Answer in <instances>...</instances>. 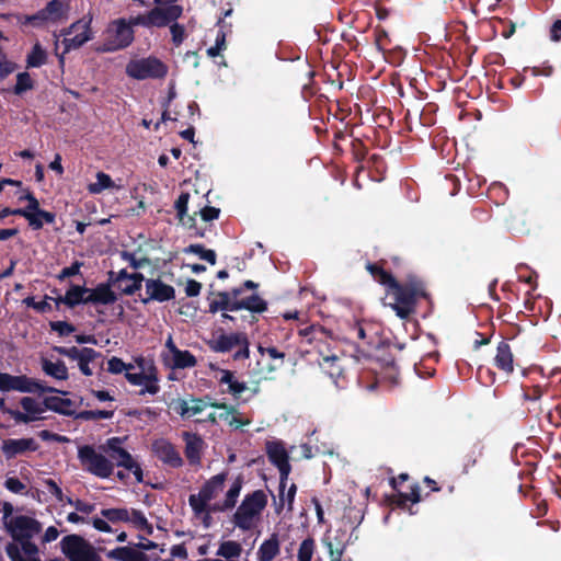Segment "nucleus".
<instances>
[{
	"label": "nucleus",
	"mask_w": 561,
	"mask_h": 561,
	"mask_svg": "<svg viewBox=\"0 0 561 561\" xmlns=\"http://www.w3.org/2000/svg\"><path fill=\"white\" fill-rule=\"evenodd\" d=\"M103 453L91 446H82L78 450V458L82 468L91 474L101 479L108 478L114 470V463L107 457L115 461L118 467L129 470L137 482H142V470L131 455L119 446L118 438H111L102 447Z\"/></svg>",
	"instance_id": "f257e3e1"
},
{
	"label": "nucleus",
	"mask_w": 561,
	"mask_h": 561,
	"mask_svg": "<svg viewBox=\"0 0 561 561\" xmlns=\"http://www.w3.org/2000/svg\"><path fill=\"white\" fill-rule=\"evenodd\" d=\"M224 474L215 476L203 486V489L197 494H192L190 496V505L194 511L195 516L203 522L205 527H208L210 524L208 512L209 503L211 501H215L213 504V510L224 511L233 507L237 499L239 497L241 491V481L237 479L229 486L224 495V499H219V495L224 491Z\"/></svg>",
	"instance_id": "f03ea898"
},
{
	"label": "nucleus",
	"mask_w": 561,
	"mask_h": 561,
	"mask_svg": "<svg viewBox=\"0 0 561 561\" xmlns=\"http://www.w3.org/2000/svg\"><path fill=\"white\" fill-rule=\"evenodd\" d=\"M367 268L377 282L386 286V298L390 300L387 305L401 319L408 318L414 311L416 300L425 295L422 284L411 280L402 286L377 266L368 265Z\"/></svg>",
	"instance_id": "7ed1b4c3"
},
{
	"label": "nucleus",
	"mask_w": 561,
	"mask_h": 561,
	"mask_svg": "<svg viewBox=\"0 0 561 561\" xmlns=\"http://www.w3.org/2000/svg\"><path fill=\"white\" fill-rule=\"evenodd\" d=\"M137 25L131 23V18L128 21L118 19L111 22L104 32L102 44L96 48L98 51H115L129 46L134 41L133 27Z\"/></svg>",
	"instance_id": "20e7f679"
},
{
	"label": "nucleus",
	"mask_w": 561,
	"mask_h": 561,
	"mask_svg": "<svg viewBox=\"0 0 561 561\" xmlns=\"http://www.w3.org/2000/svg\"><path fill=\"white\" fill-rule=\"evenodd\" d=\"M182 13L183 8L178 3H160L146 14L131 16V23L145 27H164L175 22Z\"/></svg>",
	"instance_id": "39448f33"
},
{
	"label": "nucleus",
	"mask_w": 561,
	"mask_h": 561,
	"mask_svg": "<svg viewBox=\"0 0 561 561\" xmlns=\"http://www.w3.org/2000/svg\"><path fill=\"white\" fill-rule=\"evenodd\" d=\"M266 504L267 496L261 490L247 495L234 514V524L241 529H251L255 526Z\"/></svg>",
	"instance_id": "423d86ee"
},
{
	"label": "nucleus",
	"mask_w": 561,
	"mask_h": 561,
	"mask_svg": "<svg viewBox=\"0 0 561 561\" xmlns=\"http://www.w3.org/2000/svg\"><path fill=\"white\" fill-rule=\"evenodd\" d=\"M134 365L136 369H128L126 374L128 382L133 386L140 387L141 393L156 394L160 390V387L154 365L142 357L137 358Z\"/></svg>",
	"instance_id": "0eeeda50"
},
{
	"label": "nucleus",
	"mask_w": 561,
	"mask_h": 561,
	"mask_svg": "<svg viewBox=\"0 0 561 561\" xmlns=\"http://www.w3.org/2000/svg\"><path fill=\"white\" fill-rule=\"evenodd\" d=\"M168 70V66L153 56L135 58L126 65V75L136 80L162 79Z\"/></svg>",
	"instance_id": "6e6552de"
},
{
	"label": "nucleus",
	"mask_w": 561,
	"mask_h": 561,
	"mask_svg": "<svg viewBox=\"0 0 561 561\" xmlns=\"http://www.w3.org/2000/svg\"><path fill=\"white\" fill-rule=\"evenodd\" d=\"M260 357L256 360L252 374L259 380H268L274 378V374L284 364V353L278 352L274 347L263 348L259 347Z\"/></svg>",
	"instance_id": "1a4fd4ad"
},
{
	"label": "nucleus",
	"mask_w": 561,
	"mask_h": 561,
	"mask_svg": "<svg viewBox=\"0 0 561 561\" xmlns=\"http://www.w3.org/2000/svg\"><path fill=\"white\" fill-rule=\"evenodd\" d=\"M64 554L70 561H99L93 547L78 535H69L60 541Z\"/></svg>",
	"instance_id": "9d476101"
},
{
	"label": "nucleus",
	"mask_w": 561,
	"mask_h": 561,
	"mask_svg": "<svg viewBox=\"0 0 561 561\" xmlns=\"http://www.w3.org/2000/svg\"><path fill=\"white\" fill-rule=\"evenodd\" d=\"M90 24V19H82L73 23L67 31L62 33L64 41L61 44L64 45V50L59 58L61 64L64 62L65 54L81 47L92 38Z\"/></svg>",
	"instance_id": "9b49d317"
},
{
	"label": "nucleus",
	"mask_w": 561,
	"mask_h": 561,
	"mask_svg": "<svg viewBox=\"0 0 561 561\" xmlns=\"http://www.w3.org/2000/svg\"><path fill=\"white\" fill-rule=\"evenodd\" d=\"M237 346L240 350L234 354V358H247L249 356V343L242 333L220 334L210 341V347L216 352H229Z\"/></svg>",
	"instance_id": "f8f14e48"
},
{
	"label": "nucleus",
	"mask_w": 561,
	"mask_h": 561,
	"mask_svg": "<svg viewBox=\"0 0 561 561\" xmlns=\"http://www.w3.org/2000/svg\"><path fill=\"white\" fill-rule=\"evenodd\" d=\"M22 411L19 410H7L16 422L30 423L42 419L46 412V405L41 399L24 397L21 399Z\"/></svg>",
	"instance_id": "ddd939ff"
},
{
	"label": "nucleus",
	"mask_w": 561,
	"mask_h": 561,
	"mask_svg": "<svg viewBox=\"0 0 561 561\" xmlns=\"http://www.w3.org/2000/svg\"><path fill=\"white\" fill-rule=\"evenodd\" d=\"M12 537L18 540L30 539L41 531V524L27 516H15L5 522Z\"/></svg>",
	"instance_id": "4468645a"
},
{
	"label": "nucleus",
	"mask_w": 561,
	"mask_h": 561,
	"mask_svg": "<svg viewBox=\"0 0 561 561\" xmlns=\"http://www.w3.org/2000/svg\"><path fill=\"white\" fill-rule=\"evenodd\" d=\"M38 446L33 437L7 438L2 440L1 451L7 459H12L36 451Z\"/></svg>",
	"instance_id": "2eb2a0df"
},
{
	"label": "nucleus",
	"mask_w": 561,
	"mask_h": 561,
	"mask_svg": "<svg viewBox=\"0 0 561 561\" xmlns=\"http://www.w3.org/2000/svg\"><path fill=\"white\" fill-rule=\"evenodd\" d=\"M266 451L270 460L278 468L280 473V484L284 488L290 472L288 455L285 447L278 442H268Z\"/></svg>",
	"instance_id": "dca6fc26"
},
{
	"label": "nucleus",
	"mask_w": 561,
	"mask_h": 561,
	"mask_svg": "<svg viewBox=\"0 0 561 561\" xmlns=\"http://www.w3.org/2000/svg\"><path fill=\"white\" fill-rule=\"evenodd\" d=\"M164 360L175 368L193 367L196 364L195 357L188 351L179 350L171 336L165 342V351L163 352Z\"/></svg>",
	"instance_id": "f3484780"
},
{
	"label": "nucleus",
	"mask_w": 561,
	"mask_h": 561,
	"mask_svg": "<svg viewBox=\"0 0 561 561\" xmlns=\"http://www.w3.org/2000/svg\"><path fill=\"white\" fill-rule=\"evenodd\" d=\"M64 18V4L58 0L50 1L43 10L34 15L26 16L25 22L35 26L55 23Z\"/></svg>",
	"instance_id": "a211bd4d"
},
{
	"label": "nucleus",
	"mask_w": 561,
	"mask_h": 561,
	"mask_svg": "<svg viewBox=\"0 0 561 561\" xmlns=\"http://www.w3.org/2000/svg\"><path fill=\"white\" fill-rule=\"evenodd\" d=\"M322 545L327 548L329 557L344 556L348 538L345 529L339 528L334 533L328 531L321 539Z\"/></svg>",
	"instance_id": "6ab92c4d"
},
{
	"label": "nucleus",
	"mask_w": 561,
	"mask_h": 561,
	"mask_svg": "<svg viewBox=\"0 0 561 561\" xmlns=\"http://www.w3.org/2000/svg\"><path fill=\"white\" fill-rule=\"evenodd\" d=\"M21 547L10 543L7 547V553L12 561H41L37 558V547L30 542L28 539L21 540Z\"/></svg>",
	"instance_id": "aec40b11"
},
{
	"label": "nucleus",
	"mask_w": 561,
	"mask_h": 561,
	"mask_svg": "<svg viewBox=\"0 0 561 561\" xmlns=\"http://www.w3.org/2000/svg\"><path fill=\"white\" fill-rule=\"evenodd\" d=\"M37 383L30 380L25 376H11L9 374H0V390L11 391L16 390L21 392L33 391Z\"/></svg>",
	"instance_id": "412c9836"
},
{
	"label": "nucleus",
	"mask_w": 561,
	"mask_h": 561,
	"mask_svg": "<svg viewBox=\"0 0 561 561\" xmlns=\"http://www.w3.org/2000/svg\"><path fill=\"white\" fill-rule=\"evenodd\" d=\"M152 450L160 460L172 467H178L182 463L180 454L174 449L170 442L163 438L157 439L153 443Z\"/></svg>",
	"instance_id": "4be33fe9"
},
{
	"label": "nucleus",
	"mask_w": 561,
	"mask_h": 561,
	"mask_svg": "<svg viewBox=\"0 0 561 561\" xmlns=\"http://www.w3.org/2000/svg\"><path fill=\"white\" fill-rule=\"evenodd\" d=\"M146 293L150 299L158 301H167L174 297V289L158 279H149L146 282Z\"/></svg>",
	"instance_id": "5701e85b"
},
{
	"label": "nucleus",
	"mask_w": 561,
	"mask_h": 561,
	"mask_svg": "<svg viewBox=\"0 0 561 561\" xmlns=\"http://www.w3.org/2000/svg\"><path fill=\"white\" fill-rule=\"evenodd\" d=\"M173 409L183 417H193L207 409V404L202 400H178L173 403Z\"/></svg>",
	"instance_id": "b1692460"
},
{
	"label": "nucleus",
	"mask_w": 561,
	"mask_h": 561,
	"mask_svg": "<svg viewBox=\"0 0 561 561\" xmlns=\"http://www.w3.org/2000/svg\"><path fill=\"white\" fill-rule=\"evenodd\" d=\"M106 557L116 561H148V557L136 547H119L110 550Z\"/></svg>",
	"instance_id": "393cba45"
},
{
	"label": "nucleus",
	"mask_w": 561,
	"mask_h": 561,
	"mask_svg": "<svg viewBox=\"0 0 561 561\" xmlns=\"http://www.w3.org/2000/svg\"><path fill=\"white\" fill-rule=\"evenodd\" d=\"M241 294V289H233L232 293H219L216 298L210 302L209 310L217 312L219 310L236 311L237 298Z\"/></svg>",
	"instance_id": "a878e982"
},
{
	"label": "nucleus",
	"mask_w": 561,
	"mask_h": 561,
	"mask_svg": "<svg viewBox=\"0 0 561 561\" xmlns=\"http://www.w3.org/2000/svg\"><path fill=\"white\" fill-rule=\"evenodd\" d=\"M87 188L89 193L96 195L104 191L122 190L123 185L116 183L108 174L100 171L95 174V182L90 183Z\"/></svg>",
	"instance_id": "bb28decb"
},
{
	"label": "nucleus",
	"mask_w": 561,
	"mask_h": 561,
	"mask_svg": "<svg viewBox=\"0 0 561 561\" xmlns=\"http://www.w3.org/2000/svg\"><path fill=\"white\" fill-rule=\"evenodd\" d=\"M89 288L73 285L71 286L64 297L57 299V304H65L69 307H75L79 304H88Z\"/></svg>",
	"instance_id": "cd10ccee"
},
{
	"label": "nucleus",
	"mask_w": 561,
	"mask_h": 561,
	"mask_svg": "<svg viewBox=\"0 0 561 561\" xmlns=\"http://www.w3.org/2000/svg\"><path fill=\"white\" fill-rule=\"evenodd\" d=\"M88 298L92 304L110 305L116 300V295L108 285L101 284L93 289L89 288Z\"/></svg>",
	"instance_id": "c85d7f7f"
},
{
	"label": "nucleus",
	"mask_w": 561,
	"mask_h": 561,
	"mask_svg": "<svg viewBox=\"0 0 561 561\" xmlns=\"http://www.w3.org/2000/svg\"><path fill=\"white\" fill-rule=\"evenodd\" d=\"M183 438L185 440V454L187 459L192 463H197L201 458V451L203 448V440L195 434L184 433Z\"/></svg>",
	"instance_id": "c756f323"
},
{
	"label": "nucleus",
	"mask_w": 561,
	"mask_h": 561,
	"mask_svg": "<svg viewBox=\"0 0 561 561\" xmlns=\"http://www.w3.org/2000/svg\"><path fill=\"white\" fill-rule=\"evenodd\" d=\"M20 216H23L25 219H27L28 224L34 229H39L43 227L44 221L47 224H51L55 219V216L51 213L45 211V210H37V211H18Z\"/></svg>",
	"instance_id": "7c9ffc66"
},
{
	"label": "nucleus",
	"mask_w": 561,
	"mask_h": 561,
	"mask_svg": "<svg viewBox=\"0 0 561 561\" xmlns=\"http://www.w3.org/2000/svg\"><path fill=\"white\" fill-rule=\"evenodd\" d=\"M496 366L505 373L513 371V355L508 344L500 343L495 356Z\"/></svg>",
	"instance_id": "2f4dec72"
},
{
	"label": "nucleus",
	"mask_w": 561,
	"mask_h": 561,
	"mask_svg": "<svg viewBox=\"0 0 561 561\" xmlns=\"http://www.w3.org/2000/svg\"><path fill=\"white\" fill-rule=\"evenodd\" d=\"M43 370L46 375L57 379L65 380L68 377V370L66 365L60 360L44 359L42 363Z\"/></svg>",
	"instance_id": "473e14b6"
},
{
	"label": "nucleus",
	"mask_w": 561,
	"mask_h": 561,
	"mask_svg": "<svg viewBox=\"0 0 561 561\" xmlns=\"http://www.w3.org/2000/svg\"><path fill=\"white\" fill-rule=\"evenodd\" d=\"M142 276L138 273H134L130 275L122 274L118 278L119 287L125 294H134L141 287Z\"/></svg>",
	"instance_id": "72a5a7b5"
},
{
	"label": "nucleus",
	"mask_w": 561,
	"mask_h": 561,
	"mask_svg": "<svg viewBox=\"0 0 561 561\" xmlns=\"http://www.w3.org/2000/svg\"><path fill=\"white\" fill-rule=\"evenodd\" d=\"M219 380L228 386V391L233 396H240L247 389L245 385L238 381L229 370H221Z\"/></svg>",
	"instance_id": "f704fd0d"
},
{
	"label": "nucleus",
	"mask_w": 561,
	"mask_h": 561,
	"mask_svg": "<svg viewBox=\"0 0 561 561\" xmlns=\"http://www.w3.org/2000/svg\"><path fill=\"white\" fill-rule=\"evenodd\" d=\"M279 552L278 542L276 539L264 541L257 551L260 561H272Z\"/></svg>",
	"instance_id": "c9c22d12"
},
{
	"label": "nucleus",
	"mask_w": 561,
	"mask_h": 561,
	"mask_svg": "<svg viewBox=\"0 0 561 561\" xmlns=\"http://www.w3.org/2000/svg\"><path fill=\"white\" fill-rule=\"evenodd\" d=\"M46 60H47L46 50L38 43H36L33 46L31 53L27 55L26 65L30 68H37V67H41L42 65H44L46 62Z\"/></svg>",
	"instance_id": "e433bc0d"
},
{
	"label": "nucleus",
	"mask_w": 561,
	"mask_h": 561,
	"mask_svg": "<svg viewBox=\"0 0 561 561\" xmlns=\"http://www.w3.org/2000/svg\"><path fill=\"white\" fill-rule=\"evenodd\" d=\"M126 523L130 524L136 529L146 531L147 534H151V531H152V528L149 525L147 518L139 511L129 510V512H128V519H127Z\"/></svg>",
	"instance_id": "4c0bfd02"
},
{
	"label": "nucleus",
	"mask_w": 561,
	"mask_h": 561,
	"mask_svg": "<svg viewBox=\"0 0 561 561\" xmlns=\"http://www.w3.org/2000/svg\"><path fill=\"white\" fill-rule=\"evenodd\" d=\"M233 308H237V310L240 309H247L251 311H263L265 309L264 301L256 295H252L245 299L239 300L237 298V306H233Z\"/></svg>",
	"instance_id": "58836bf2"
},
{
	"label": "nucleus",
	"mask_w": 561,
	"mask_h": 561,
	"mask_svg": "<svg viewBox=\"0 0 561 561\" xmlns=\"http://www.w3.org/2000/svg\"><path fill=\"white\" fill-rule=\"evenodd\" d=\"M98 353L92 350L84 347L83 354L78 360V366L81 373L85 376H91L93 374V369L91 368L90 364L96 358Z\"/></svg>",
	"instance_id": "ea45409f"
},
{
	"label": "nucleus",
	"mask_w": 561,
	"mask_h": 561,
	"mask_svg": "<svg viewBox=\"0 0 561 561\" xmlns=\"http://www.w3.org/2000/svg\"><path fill=\"white\" fill-rule=\"evenodd\" d=\"M127 508H105L101 511V516L111 523H126L128 519Z\"/></svg>",
	"instance_id": "a19ab883"
},
{
	"label": "nucleus",
	"mask_w": 561,
	"mask_h": 561,
	"mask_svg": "<svg viewBox=\"0 0 561 561\" xmlns=\"http://www.w3.org/2000/svg\"><path fill=\"white\" fill-rule=\"evenodd\" d=\"M316 550L314 540L307 538L302 540L298 548L297 559L298 561H311Z\"/></svg>",
	"instance_id": "79ce46f5"
},
{
	"label": "nucleus",
	"mask_w": 561,
	"mask_h": 561,
	"mask_svg": "<svg viewBox=\"0 0 561 561\" xmlns=\"http://www.w3.org/2000/svg\"><path fill=\"white\" fill-rule=\"evenodd\" d=\"M241 550H242V548H241L240 543H238L236 541H224L220 545L217 554L220 557H224L226 559H231L234 557H239L241 553Z\"/></svg>",
	"instance_id": "37998d69"
},
{
	"label": "nucleus",
	"mask_w": 561,
	"mask_h": 561,
	"mask_svg": "<svg viewBox=\"0 0 561 561\" xmlns=\"http://www.w3.org/2000/svg\"><path fill=\"white\" fill-rule=\"evenodd\" d=\"M51 408L65 415H71L76 412V404L70 399L56 398L53 400Z\"/></svg>",
	"instance_id": "c03bdc74"
},
{
	"label": "nucleus",
	"mask_w": 561,
	"mask_h": 561,
	"mask_svg": "<svg viewBox=\"0 0 561 561\" xmlns=\"http://www.w3.org/2000/svg\"><path fill=\"white\" fill-rule=\"evenodd\" d=\"M186 253H194L198 255L202 260L209 262L210 264L216 263V254L213 250H206L199 244H192L184 250Z\"/></svg>",
	"instance_id": "a18cd8bd"
},
{
	"label": "nucleus",
	"mask_w": 561,
	"mask_h": 561,
	"mask_svg": "<svg viewBox=\"0 0 561 561\" xmlns=\"http://www.w3.org/2000/svg\"><path fill=\"white\" fill-rule=\"evenodd\" d=\"M136 369L134 364H125L121 358L118 357H112L107 360V370L112 374H121Z\"/></svg>",
	"instance_id": "49530a36"
},
{
	"label": "nucleus",
	"mask_w": 561,
	"mask_h": 561,
	"mask_svg": "<svg viewBox=\"0 0 561 561\" xmlns=\"http://www.w3.org/2000/svg\"><path fill=\"white\" fill-rule=\"evenodd\" d=\"M33 89V80L27 72H21L16 77V84L14 87L15 94H22Z\"/></svg>",
	"instance_id": "de8ad7c7"
},
{
	"label": "nucleus",
	"mask_w": 561,
	"mask_h": 561,
	"mask_svg": "<svg viewBox=\"0 0 561 561\" xmlns=\"http://www.w3.org/2000/svg\"><path fill=\"white\" fill-rule=\"evenodd\" d=\"M227 420L226 423L234 428H239L243 425L250 424V420L244 417L240 412L236 411L231 408V410L226 414Z\"/></svg>",
	"instance_id": "09e8293b"
},
{
	"label": "nucleus",
	"mask_w": 561,
	"mask_h": 561,
	"mask_svg": "<svg viewBox=\"0 0 561 561\" xmlns=\"http://www.w3.org/2000/svg\"><path fill=\"white\" fill-rule=\"evenodd\" d=\"M211 408L214 411L209 412L207 414V420L211 422L217 421H224L226 422L228 412L231 410V408L227 407L226 404H211Z\"/></svg>",
	"instance_id": "8fccbe9b"
},
{
	"label": "nucleus",
	"mask_w": 561,
	"mask_h": 561,
	"mask_svg": "<svg viewBox=\"0 0 561 561\" xmlns=\"http://www.w3.org/2000/svg\"><path fill=\"white\" fill-rule=\"evenodd\" d=\"M169 27H170V33H171V38H172L173 44L175 46H180L186 37L184 26L176 23V21H175L172 24H170Z\"/></svg>",
	"instance_id": "3c124183"
},
{
	"label": "nucleus",
	"mask_w": 561,
	"mask_h": 561,
	"mask_svg": "<svg viewBox=\"0 0 561 561\" xmlns=\"http://www.w3.org/2000/svg\"><path fill=\"white\" fill-rule=\"evenodd\" d=\"M408 501L412 503H417L420 501V493L417 486H412L409 493H403L399 491L397 504L400 506H404Z\"/></svg>",
	"instance_id": "603ef678"
},
{
	"label": "nucleus",
	"mask_w": 561,
	"mask_h": 561,
	"mask_svg": "<svg viewBox=\"0 0 561 561\" xmlns=\"http://www.w3.org/2000/svg\"><path fill=\"white\" fill-rule=\"evenodd\" d=\"M187 204H188V194H181L175 202V208L178 210V216L180 218V221L183 225H187V222L185 221V216L187 213Z\"/></svg>",
	"instance_id": "864d4df0"
},
{
	"label": "nucleus",
	"mask_w": 561,
	"mask_h": 561,
	"mask_svg": "<svg viewBox=\"0 0 561 561\" xmlns=\"http://www.w3.org/2000/svg\"><path fill=\"white\" fill-rule=\"evenodd\" d=\"M16 69V65L10 61L3 51H0V79H4Z\"/></svg>",
	"instance_id": "5fc2aeb1"
},
{
	"label": "nucleus",
	"mask_w": 561,
	"mask_h": 561,
	"mask_svg": "<svg viewBox=\"0 0 561 561\" xmlns=\"http://www.w3.org/2000/svg\"><path fill=\"white\" fill-rule=\"evenodd\" d=\"M23 302L27 306V307H32L34 308L36 311L38 312H48L51 310V306L50 304L45 299V300H42V301H35V299L33 297H27L23 300Z\"/></svg>",
	"instance_id": "6e6d98bb"
},
{
	"label": "nucleus",
	"mask_w": 561,
	"mask_h": 561,
	"mask_svg": "<svg viewBox=\"0 0 561 561\" xmlns=\"http://www.w3.org/2000/svg\"><path fill=\"white\" fill-rule=\"evenodd\" d=\"M20 199H25L27 201V206L23 209H16V211H37V210H42L39 208V203L38 201L35 198V196L30 193V192H26L24 193L23 195L20 196Z\"/></svg>",
	"instance_id": "4d7b16f0"
},
{
	"label": "nucleus",
	"mask_w": 561,
	"mask_h": 561,
	"mask_svg": "<svg viewBox=\"0 0 561 561\" xmlns=\"http://www.w3.org/2000/svg\"><path fill=\"white\" fill-rule=\"evenodd\" d=\"M5 488L12 493L22 494L26 490V485L18 478L10 477L4 482Z\"/></svg>",
	"instance_id": "13d9d810"
},
{
	"label": "nucleus",
	"mask_w": 561,
	"mask_h": 561,
	"mask_svg": "<svg viewBox=\"0 0 561 561\" xmlns=\"http://www.w3.org/2000/svg\"><path fill=\"white\" fill-rule=\"evenodd\" d=\"M226 48L225 34L220 33L217 35L215 46L207 49V55L211 58L217 57Z\"/></svg>",
	"instance_id": "bf43d9fd"
},
{
	"label": "nucleus",
	"mask_w": 561,
	"mask_h": 561,
	"mask_svg": "<svg viewBox=\"0 0 561 561\" xmlns=\"http://www.w3.org/2000/svg\"><path fill=\"white\" fill-rule=\"evenodd\" d=\"M51 329L57 331L60 335H68L75 331V328L64 321H57L51 323Z\"/></svg>",
	"instance_id": "052dcab7"
},
{
	"label": "nucleus",
	"mask_w": 561,
	"mask_h": 561,
	"mask_svg": "<svg viewBox=\"0 0 561 561\" xmlns=\"http://www.w3.org/2000/svg\"><path fill=\"white\" fill-rule=\"evenodd\" d=\"M280 488H282V492H280V501H282L283 503L287 502V504H288V508H289V510H291V505H293V502H294V499H295V494H296V490H297V488H296V485H295V484H291V485L289 486V489H288V491H287V493H286V494L284 493V489H285V486L283 488V486L280 485Z\"/></svg>",
	"instance_id": "680f3d73"
},
{
	"label": "nucleus",
	"mask_w": 561,
	"mask_h": 561,
	"mask_svg": "<svg viewBox=\"0 0 561 561\" xmlns=\"http://www.w3.org/2000/svg\"><path fill=\"white\" fill-rule=\"evenodd\" d=\"M110 522L107 519H105L103 516L102 517H94L92 519V525L95 529H98L99 531H102V533H112V528L108 524Z\"/></svg>",
	"instance_id": "e2e57ef3"
},
{
	"label": "nucleus",
	"mask_w": 561,
	"mask_h": 561,
	"mask_svg": "<svg viewBox=\"0 0 561 561\" xmlns=\"http://www.w3.org/2000/svg\"><path fill=\"white\" fill-rule=\"evenodd\" d=\"M58 352L73 360H79L83 354V348L70 347V348H59Z\"/></svg>",
	"instance_id": "0e129e2a"
},
{
	"label": "nucleus",
	"mask_w": 561,
	"mask_h": 561,
	"mask_svg": "<svg viewBox=\"0 0 561 561\" xmlns=\"http://www.w3.org/2000/svg\"><path fill=\"white\" fill-rule=\"evenodd\" d=\"M81 267V263L76 262L71 266L64 268L58 275L59 279H65L66 277H70L79 274Z\"/></svg>",
	"instance_id": "69168bd1"
},
{
	"label": "nucleus",
	"mask_w": 561,
	"mask_h": 561,
	"mask_svg": "<svg viewBox=\"0 0 561 561\" xmlns=\"http://www.w3.org/2000/svg\"><path fill=\"white\" fill-rule=\"evenodd\" d=\"M201 288H202V285L198 282H196L194 279H190V280H187V283L185 285V293L190 297H195L199 294Z\"/></svg>",
	"instance_id": "338daca9"
},
{
	"label": "nucleus",
	"mask_w": 561,
	"mask_h": 561,
	"mask_svg": "<svg viewBox=\"0 0 561 561\" xmlns=\"http://www.w3.org/2000/svg\"><path fill=\"white\" fill-rule=\"evenodd\" d=\"M199 215L204 221H211L219 215V210L214 207H205L201 209Z\"/></svg>",
	"instance_id": "774afa93"
}]
</instances>
